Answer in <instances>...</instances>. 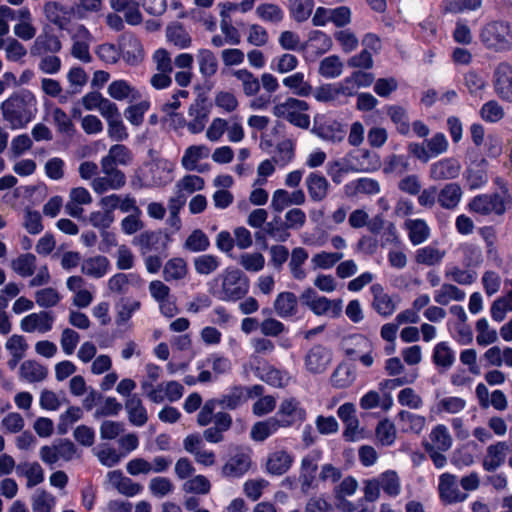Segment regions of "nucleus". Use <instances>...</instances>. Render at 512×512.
Wrapping results in <instances>:
<instances>
[{"instance_id":"nucleus-1","label":"nucleus","mask_w":512,"mask_h":512,"mask_svg":"<svg viewBox=\"0 0 512 512\" xmlns=\"http://www.w3.org/2000/svg\"><path fill=\"white\" fill-rule=\"evenodd\" d=\"M0 109L11 129H22L35 117L36 99L29 91L16 92L2 102Z\"/></svg>"},{"instance_id":"nucleus-2","label":"nucleus","mask_w":512,"mask_h":512,"mask_svg":"<svg viewBox=\"0 0 512 512\" xmlns=\"http://www.w3.org/2000/svg\"><path fill=\"white\" fill-rule=\"evenodd\" d=\"M480 40L487 49L496 52L512 50V24L503 21L487 23L480 32Z\"/></svg>"},{"instance_id":"nucleus-3","label":"nucleus","mask_w":512,"mask_h":512,"mask_svg":"<svg viewBox=\"0 0 512 512\" xmlns=\"http://www.w3.org/2000/svg\"><path fill=\"white\" fill-rule=\"evenodd\" d=\"M219 278L222 284L218 297L223 301L240 300L249 291V279L240 269L227 268Z\"/></svg>"},{"instance_id":"nucleus-4","label":"nucleus","mask_w":512,"mask_h":512,"mask_svg":"<svg viewBox=\"0 0 512 512\" xmlns=\"http://www.w3.org/2000/svg\"><path fill=\"white\" fill-rule=\"evenodd\" d=\"M308 108L307 102L289 97L283 102L276 103L272 112L277 118L286 119L296 127L307 129L310 125V117L305 113Z\"/></svg>"},{"instance_id":"nucleus-5","label":"nucleus","mask_w":512,"mask_h":512,"mask_svg":"<svg viewBox=\"0 0 512 512\" xmlns=\"http://www.w3.org/2000/svg\"><path fill=\"white\" fill-rule=\"evenodd\" d=\"M300 300L317 316L325 315L330 318H338L342 313L343 301L341 299H329L320 296L311 287L302 292Z\"/></svg>"},{"instance_id":"nucleus-6","label":"nucleus","mask_w":512,"mask_h":512,"mask_svg":"<svg viewBox=\"0 0 512 512\" xmlns=\"http://www.w3.org/2000/svg\"><path fill=\"white\" fill-rule=\"evenodd\" d=\"M512 205L511 196L503 191L501 194H482L474 197L469 203L471 211L481 215H503Z\"/></svg>"},{"instance_id":"nucleus-7","label":"nucleus","mask_w":512,"mask_h":512,"mask_svg":"<svg viewBox=\"0 0 512 512\" xmlns=\"http://www.w3.org/2000/svg\"><path fill=\"white\" fill-rule=\"evenodd\" d=\"M101 176L94 177L91 187L97 194H104L110 190H120L126 184V175L118 168L100 164Z\"/></svg>"},{"instance_id":"nucleus-8","label":"nucleus","mask_w":512,"mask_h":512,"mask_svg":"<svg viewBox=\"0 0 512 512\" xmlns=\"http://www.w3.org/2000/svg\"><path fill=\"white\" fill-rule=\"evenodd\" d=\"M278 418L284 422V428H290L296 423H301L306 420L307 412L301 405V402L295 397L283 399L278 407Z\"/></svg>"},{"instance_id":"nucleus-9","label":"nucleus","mask_w":512,"mask_h":512,"mask_svg":"<svg viewBox=\"0 0 512 512\" xmlns=\"http://www.w3.org/2000/svg\"><path fill=\"white\" fill-rule=\"evenodd\" d=\"M493 87L496 95L507 103H512V65L500 62L493 72Z\"/></svg>"},{"instance_id":"nucleus-10","label":"nucleus","mask_w":512,"mask_h":512,"mask_svg":"<svg viewBox=\"0 0 512 512\" xmlns=\"http://www.w3.org/2000/svg\"><path fill=\"white\" fill-rule=\"evenodd\" d=\"M438 494L444 504L463 502L467 498V494L458 488L457 477L447 472L439 476Z\"/></svg>"},{"instance_id":"nucleus-11","label":"nucleus","mask_w":512,"mask_h":512,"mask_svg":"<svg viewBox=\"0 0 512 512\" xmlns=\"http://www.w3.org/2000/svg\"><path fill=\"white\" fill-rule=\"evenodd\" d=\"M54 323V316L49 311H39L25 316L20 321V328L23 332L41 334L49 332Z\"/></svg>"},{"instance_id":"nucleus-12","label":"nucleus","mask_w":512,"mask_h":512,"mask_svg":"<svg viewBox=\"0 0 512 512\" xmlns=\"http://www.w3.org/2000/svg\"><path fill=\"white\" fill-rule=\"evenodd\" d=\"M331 361V350L322 345H315L305 356V367L312 374H320L326 371Z\"/></svg>"},{"instance_id":"nucleus-13","label":"nucleus","mask_w":512,"mask_h":512,"mask_svg":"<svg viewBox=\"0 0 512 512\" xmlns=\"http://www.w3.org/2000/svg\"><path fill=\"white\" fill-rule=\"evenodd\" d=\"M475 395L478 404L482 409L493 407L498 411H504L508 407V400L504 392L501 390H494L489 393V390L484 383L477 384L475 388Z\"/></svg>"},{"instance_id":"nucleus-14","label":"nucleus","mask_w":512,"mask_h":512,"mask_svg":"<svg viewBox=\"0 0 512 512\" xmlns=\"http://www.w3.org/2000/svg\"><path fill=\"white\" fill-rule=\"evenodd\" d=\"M251 463L249 450L239 448L222 467V474L232 478L241 477L250 469Z\"/></svg>"},{"instance_id":"nucleus-15","label":"nucleus","mask_w":512,"mask_h":512,"mask_svg":"<svg viewBox=\"0 0 512 512\" xmlns=\"http://www.w3.org/2000/svg\"><path fill=\"white\" fill-rule=\"evenodd\" d=\"M378 163H361L360 165H345L340 160H333L327 164V174L335 184H341L345 174L349 172H368L376 170Z\"/></svg>"},{"instance_id":"nucleus-16","label":"nucleus","mask_w":512,"mask_h":512,"mask_svg":"<svg viewBox=\"0 0 512 512\" xmlns=\"http://www.w3.org/2000/svg\"><path fill=\"white\" fill-rule=\"evenodd\" d=\"M294 457L286 449H278L268 454L266 460V471L275 476L287 473L292 467Z\"/></svg>"},{"instance_id":"nucleus-17","label":"nucleus","mask_w":512,"mask_h":512,"mask_svg":"<svg viewBox=\"0 0 512 512\" xmlns=\"http://www.w3.org/2000/svg\"><path fill=\"white\" fill-rule=\"evenodd\" d=\"M305 185L309 198L313 202L324 201L331 187L327 178L318 172L309 173L305 178Z\"/></svg>"},{"instance_id":"nucleus-18","label":"nucleus","mask_w":512,"mask_h":512,"mask_svg":"<svg viewBox=\"0 0 512 512\" xmlns=\"http://www.w3.org/2000/svg\"><path fill=\"white\" fill-rule=\"evenodd\" d=\"M62 49V43L58 36L44 32L36 37L30 47V54L34 57L55 54Z\"/></svg>"},{"instance_id":"nucleus-19","label":"nucleus","mask_w":512,"mask_h":512,"mask_svg":"<svg viewBox=\"0 0 512 512\" xmlns=\"http://www.w3.org/2000/svg\"><path fill=\"white\" fill-rule=\"evenodd\" d=\"M120 53L128 64L136 65L143 59V47L138 38L131 34H124L119 41Z\"/></svg>"},{"instance_id":"nucleus-20","label":"nucleus","mask_w":512,"mask_h":512,"mask_svg":"<svg viewBox=\"0 0 512 512\" xmlns=\"http://www.w3.org/2000/svg\"><path fill=\"white\" fill-rule=\"evenodd\" d=\"M461 170L459 162L453 158H445L430 166V178L435 181L456 178Z\"/></svg>"},{"instance_id":"nucleus-21","label":"nucleus","mask_w":512,"mask_h":512,"mask_svg":"<svg viewBox=\"0 0 512 512\" xmlns=\"http://www.w3.org/2000/svg\"><path fill=\"white\" fill-rule=\"evenodd\" d=\"M370 290L373 295V309L383 317L391 316L396 311V304L392 297L385 293L381 284H373Z\"/></svg>"},{"instance_id":"nucleus-22","label":"nucleus","mask_w":512,"mask_h":512,"mask_svg":"<svg viewBox=\"0 0 512 512\" xmlns=\"http://www.w3.org/2000/svg\"><path fill=\"white\" fill-rule=\"evenodd\" d=\"M356 94L354 87L343 85V83L333 85L325 84L314 91V97L319 102H331L336 100L340 95L352 97Z\"/></svg>"},{"instance_id":"nucleus-23","label":"nucleus","mask_w":512,"mask_h":512,"mask_svg":"<svg viewBox=\"0 0 512 512\" xmlns=\"http://www.w3.org/2000/svg\"><path fill=\"white\" fill-rule=\"evenodd\" d=\"M283 423L276 416L256 422L251 428L250 436L256 442H263L280 429H285Z\"/></svg>"},{"instance_id":"nucleus-24","label":"nucleus","mask_w":512,"mask_h":512,"mask_svg":"<svg viewBox=\"0 0 512 512\" xmlns=\"http://www.w3.org/2000/svg\"><path fill=\"white\" fill-rule=\"evenodd\" d=\"M403 227L407 231L409 241L414 246L423 244L431 235L430 227L423 219L409 218L404 222Z\"/></svg>"},{"instance_id":"nucleus-25","label":"nucleus","mask_w":512,"mask_h":512,"mask_svg":"<svg viewBox=\"0 0 512 512\" xmlns=\"http://www.w3.org/2000/svg\"><path fill=\"white\" fill-rule=\"evenodd\" d=\"M401 431L403 433L420 435L427 424L426 417L407 410H401L397 414Z\"/></svg>"},{"instance_id":"nucleus-26","label":"nucleus","mask_w":512,"mask_h":512,"mask_svg":"<svg viewBox=\"0 0 512 512\" xmlns=\"http://www.w3.org/2000/svg\"><path fill=\"white\" fill-rule=\"evenodd\" d=\"M46 19L59 29H65L70 22V12L67 7L56 1H48L43 6Z\"/></svg>"},{"instance_id":"nucleus-27","label":"nucleus","mask_w":512,"mask_h":512,"mask_svg":"<svg viewBox=\"0 0 512 512\" xmlns=\"http://www.w3.org/2000/svg\"><path fill=\"white\" fill-rule=\"evenodd\" d=\"M125 409L130 423L134 426H144L148 421L147 410L138 395H129L125 401Z\"/></svg>"},{"instance_id":"nucleus-28","label":"nucleus","mask_w":512,"mask_h":512,"mask_svg":"<svg viewBox=\"0 0 512 512\" xmlns=\"http://www.w3.org/2000/svg\"><path fill=\"white\" fill-rule=\"evenodd\" d=\"M110 268V261L106 256L96 255L86 258L81 263V272L91 278L104 277Z\"/></svg>"},{"instance_id":"nucleus-29","label":"nucleus","mask_w":512,"mask_h":512,"mask_svg":"<svg viewBox=\"0 0 512 512\" xmlns=\"http://www.w3.org/2000/svg\"><path fill=\"white\" fill-rule=\"evenodd\" d=\"M188 264L181 257H173L165 262L162 270V277L165 282H178L186 278Z\"/></svg>"},{"instance_id":"nucleus-30","label":"nucleus","mask_w":512,"mask_h":512,"mask_svg":"<svg viewBox=\"0 0 512 512\" xmlns=\"http://www.w3.org/2000/svg\"><path fill=\"white\" fill-rule=\"evenodd\" d=\"M133 154L125 145L114 144L110 147L108 154L102 157L100 164H105L113 168L120 166H127L131 164Z\"/></svg>"},{"instance_id":"nucleus-31","label":"nucleus","mask_w":512,"mask_h":512,"mask_svg":"<svg viewBox=\"0 0 512 512\" xmlns=\"http://www.w3.org/2000/svg\"><path fill=\"white\" fill-rule=\"evenodd\" d=\"M47 375L48 369L36 360H25L19 367L20 379L29 383L41 382Z\"/></svg>"},{"instance_id":"nucleus-32","label":"nucleus","mask_w":512,"mask_h":512,"mask_svg":"<svg viewBox=\"0 0 512 512\" xmlns=\"http://www.w3.org/2000/svg\"><path fill=\"white\" fill-rule=\"evenodd\" d=\"M462 195L463 191L459 184L448 183L438 192L437 202L442 208L453 210L460 203Z\"/></svg>"},{"instance_id":"nucleus-33","label":"nucleus","mask_w":512,"mask_h":512,"mask_svg":"<svg viewBox=\"0 0 512 512\" xmlns=\"http://www.w3.org/2000/svg\"><path fill=\"white\" fill-rule=\"evenodd\" d=\"M78 39L74 40L71 54L73 57L79 59L82 62L88 63L91 61V55L89 53V44L88 41L91 38L89 31L83 26L80 25L77 28L76 35Z\"/></svg>"},{"instance_id":"nucleus-34","label":"nucleus","mask_w":512,"mask_h":512,"mask_svg":"<svg viewBox=\"0 0 512 512\" xmlns=\"http://www.w3.org/2000/svg\"><path fill=\"white\" fill-rule=\"evenodd\" d=\"M210 150L205 145H192L189 146L182 156L181 165L187 171L198 170L199 172H203L204 169L198 168L197 163L199 160L203 158H207L209 156Z\"/></svg>"},{"instance_id":"nucleus-35","label":"nucleus","mask_w":512,"mask_h":512,"mask_svg":"<svg viewBox=\"0 0 512 512\" xmlns=\"http://www.w3.org/2000/svg\"><path fill=\"white\" fill-rule=\"evenodd\" d=\"M297 297L292 292H281L274 301V310L281 318L293 317L297 313Z\"/></svg>"},{"instance_id":"nucleus-36","label":"nucleus","mask_w":512,"mask_h":512,"mask_svg":"<svg viewBox=\"0 0 512 512\" xmlns=\"http://www.w3.org/2000/svg\"><path fill=\"white\" fill-rule=\"evenodd\" d=\"M430 443L424 444L425 448H434L440 451H448L452 447V437L448 428L443 424H438L429 434Z\"/></svg>"},{"instance_id":"nucleus-37","label":"nucleus","mask_w":512,"mask_h":512,"mask_svg":"<svg viewBox=\"0 0 512 512\" xmlns=\"http://www.w3.org/2000/svg\"><path fill=\"white\" fill-rule=\"evenodd\" d=\"M231 75L241 84L242 92L248 97L255 96L260 91V81L251 71L246 68L233 70Z\"/></svg>"},{"instance_id":"nucleus-38","label":"nucleus","mask_w":512,"mask_h":512,"mask_svg":"<svg viewBox=\"0 0 512 512\" xmlns=\"http://www.w3.org/2000/svg\"><path fill=\"white\" fill-rule=\"evenodd\" d=\"M507 449L505 442L490 445L483 460V468L489 472L496 470L504 462Z\"/></svg>"},{"instance_id":"nucleus-39","label":"nucleus","mask_w":512,"mask_h":512,"mask_svg":"<svg viewBox=\"0 0 512 512\" xmlns=\"http://www.w3.org/2000/svg\"><path fill=\"white\" fill-rule=\"evenodd\" d=\"M196 59L199 65V72L204 78H211L217 73L218 60L210 49H199Z\"/></svg>"},{"instance_id":"nucleus-40","label":"nucleus","mask_w":512,"mask_h":512,"mask_svg":"<svg viewBox=\"0 0 512 512\" xmlns=\"http://www.w3.org/2000/svg\"><path fill=\"white\" fill-rule=\"evenodd\" d=\"M107 92L109 96L115 100L122 101L125 99L137 100L140 93L125 80H116L109 84Z\"/></svg>"},{"instance_id":"nucleus-41","label":"nucleus","mask_w":512,"mask_h":512,"mask_svg":"<svg viewBox=\"0 0 512 512\" xmlns=\"http://www.w3.org/2000/svg\"><path fill=\"white\" fill-rule=\"evenodd\" d=\"M465 292L453 284L444 283L434 292V301L439 305H448L451 301H462Z\"/></svg>"},{"instance_id":"nucleus-42","label":"nucleus","mask_w":512,"mask_h":512,"mask_svg":"<svg viewBox=\"0 0 512 512\" xmlns=\"http://www.w3.org/2000/svg\"><path fill=\"white\" fill-rule=\"evenodd\" d=\"M282 83L297 96L306 97L312 93V86L305 80L304 74L301 72H296L285 77Z\"/></svg>"},{"instance_id":"nucleus-43","label":"nucleus","mask_w":512,"mask_h":512,"mask_svg":"<svg viewBox=\"0 0 512 512\" xmlns=\"http://www.w3.org/2000/svg\"><path fill=\"white\" fill-rule=\"evenodd\" d=\"M17 472L27 478V487H34L44 481V470L38 462H25L17 466Z\"/></svg>"},{"instance_id":"nucleus-44","label":"nucleus","mask_w":512,"mask_h":512,"mask_svg":"<svg viewBox=\"0 0 512 512\" xmlns=\"http://www.w3.org/2000/svg\"><path fill=\"white\" fill-rule=\"evenodd\" d=\"M36 261V256L32 253L21 254L11 261V268L21 277H30L36 271Z\"/></svg>"},{"instance_id":"nucleus-45","label":"nucleus","mask_w":512,"mask_h":512,"mask_svg":"<svg viewBox=\"0 0 512 512\" xmlns=\"http://www.w3.org/2000/svg\"><path fill=\"white\" fill-rule=\"evenodd\" d=\"M445 251L434 246H425L418 249L415 253V262L426 266L438 265L445 256Z\"/></svg>"},{"instance_id":"nucleus-46","label":"nucleus","mask_w":512,"mask_h":512,"mask_svg":"<svg viewBox=\"0 0 512 512\" xmlns=\"http://www.w3.org/2000/svg\"><path fill=\"white\" fill-rule=\"evenodd\" d=\"M381 489L390 497H397L401 493V480L394 470H387L378 477Z\"/></svg>"},{"instance_id":"nucleus-47","label":"nucleus","mask_w":512,"mask_h":512,"mask_svg":"<svg viewBox=\"0 0 512 512\" xmlns=\"http://www.w3.org/2000/svg\"><path fill=\"white\" fill-rule=\"evenodd\" d=\"M308 252L302 247H296L291 252L289 269L294 279L303 280L306 278V271L303 264L308 259Z\"/></svg>"},{"instance_id":"nucleus-48","label":"nucleus","mask_w":512,"mask_h":512,"mask_svg":"<svg viewBox=\"0 0 512 512\" xmlns=\"http://www.w3.org/2000/svg\"><path fill=\"white\" fill-rule=\"evenodd\" d=\"M317 134L323 140L330 141L332 143H339L344 140L346 131L341 123L332 121L320 125L317 129Z\"/></svg>"},{"instance_id":"nucleus-49","label":"nucleus","mask_w":512,"mask_h":512,"mask_svg":"<svg viewBox=\"0 0 512 512\" xmlns=\"http://www.w3.org/2000/svg\"><path fill=\"white\" fill-rule=\"evenodd\" d=\"M166 37L169 42L173 43L180 49L188 48L192 43L191 36L179 23H174L167 27Z\"/></svg>"},{"instance_id":"nucleus-50","label":"nucleus","mask_w":512,"mask_h":512,"mask_svg":"<svg viewBox=\"0 0 512 512\" xmlns=\"http://www.w3.org/2000/svg\"><path fill=\"white\" fill-rule=\"evenodd\" d=\"M343 66L339 56L331 55L320 61L318 72L324 78H337L342 74Z\"/></svg>"},{"instance_id":"nucleus-51","label":"nucleus","mask_w":512,"mask_h":512,"mask_svg":"<svg viewBox=\"0 0 512 512\" xmlns=\"http://www.w3.org/2000/svg\"><path fill=\"white\" fill-rule=\"evenodd\" d=\"M477 332L476 341L479 346H488L498 340L497 331L490 327L486 318H481L476 322Z\"/></svg>"},{"instance_id":"nucleus-52","label":"nucleus","mask_w":512,"mask_h":512,"mask_svg":"<svg viewBox=\"0 0 512 512\" xmlns=\"http://www.w3.org/2000/svg\"><path fill=\"white\" fill-rule=\"evenodd\" d=\"M161 233L156 231H144L134 238L133 243L139 247L140 253L146 255L157 249Z\"/></svg>"},{"instance_id":"nucleus-53","label":"nucleus","mask_w":512,"mask_h":512,"mask_svg":"<svg viewBox=\"0 0 512 512\" xmlns=\"http://www.w3.org/2000/svg\"><path fill=\"white\" fill-rule=\"evenodd\" d=\"M409 166L408 156L391 154L385 158L383 171L386 174L402 175L409 170Z\"/></svg>"},{"instance_id":"nucleus-54","label":"nucleus","mask_w":512,"mask_h":512,"mask_svg":"<svg viewBox=\"0 0 512 512\" xmlns=\"http://www.w3.org/2000/svg\"><path fill=\"white\" fill-rule=\"evenodd\" d=\"M314 8V0H289V12L297 22H304L310 16Z\"/></svg>"},{"instance_id":"nucleus-55","label":"nucleus","mask_w":512,"mask_h":512,"mask_svg":"<svg viewBox=\"0 0 512 512\" xmlns=\"http://www.w3.org/2000/svg\"><path fill=\"white\" fill-rule=\"evenodd\" d=\"M182 490L189 494L207 495L211 490V483L206 476L199 474L186 480Z\"/></svg>"},{"instance_id":"nucleus-56","label":"nucleus","mask_w":512,"mask_h":512,"mask_svg":"<svg viewBox=\"0 0 512 512\" xmlns=\"http://www.w3.org/2000/svg\"><path fill=\"white\" fill-rule=\"evenodd\" d=\"M375 435L382 446H391L396 440L397 431L390 420L383 419L377 424Z\"/></svg>"},{"instance_id":"nucleus-57","label":"nucleus","mask_w":512,"mask_h":512,"mask_svg":"<svg viewBox=\"0 0 512 512\" xmlns=\"http://www.w3.org/2000/svg\"><path fill=\"white\" fill-rule=\"evenodd\" d=\"M512 311V290L506 295L497 298L491 305V317L496 322H501L505 319L506 313Z\"/></svg>"},{"instance_id":"nucleus-58","label":"nucleus","mask_w":512,"mask_h":512,"mask_svg":"<svg viewBox=\"0 0 512 512\" xmlns=\"http://www.w3.org/2000/svg\"><path fill=\"white\" fill-rule=\"evenodd\" d=\"M36 304L41 308L55 307L61 300L59 292L52 287L39 289L34 294Z\"/></svg>"},{"instance_id":"nucleus-59","label":"nucleus","mask_w":512,"mask_h":512,"mask_svg":"<svg viewBox=\"0 0 512 512\" xmlns=\"http://www.w3.org/2000/svg\"><path fill=\"white\" fill-rule=\"evenodd\" d=\"M256 14L259 18L270 23H279L284 18L283 10L274 3H263L256 8Z\"/></svg>"},{"instance_id":"nucleus-60","label":"nucleus","mask_w":512,"mask_h":512,"mask_svg":"<svg viewBox=\"0 0 512 512\" xmlns=\"http://www.w3.org/2000/svg\"><path fill=\"white\" fill-rule=\"evenodd\" d=\"M333 36L345 53L355 51L359 45L356 34L349 28L338 30L334 32Z\"/></svg>"},{"instance_id":"nucleus-61","label":"nucleus","mask_w":512,"mask_h":512,"mask_svg":"<svg viewBox=\"0 0 512 512\" xmlns=\"http://www.w3.org/2000/svg\"><path fill=\"white\" fill-rule=\"evenodd\" d=\"M464 85L472 96L482 98L487 84L485 79L476 71L470 70L464 75Z\"/></svg>"},{"instance_id":"nucleus-62","label":"nucleus","mask_w":512,"mask_h":512,"mask_svg":"<svg viewBox=\"0 0 512 512\" xmlns=\"http://www.w3.org/2000/svg\"><path fill=\"white\" fill-rule=\"evenodd\" d=\"M195 271L200 275H209L215 272L220 265L218 257L211 254L198 256L193 261Z\"/></svg>"},{"instance_id":"nucleus-63","label":"nucleus","mask_w":512,"mask_h":512,"mask_svg":"<svg viewBox=\"0 0 512 512\" xmlns=\"http://www.w3.org/2000/svg\"><path fill=\"white\" fill-rule=\"evenodd\" d=\"M210 246L207 235L200 229L194 230L186 239L184 247L192 252L206 251Z\"/></svg>"},{"instance_id":"nucleus-64","label":"nucleus","mask_w":512,"mask_h":512,"mask_svg":"<svg viewBox=\"0 0 512 512\" xmlns=\"http://www.w3.org/2000/svg\"><path fill=\"white\" fill-rule=\"evenodd\" d=\"M56 503L55 497L45 490H38L32 499L34 512H51Z\"/></svg>"}]
</instances>
